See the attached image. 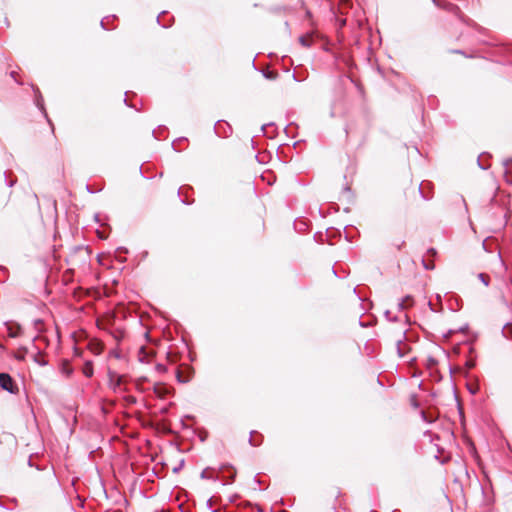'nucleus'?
Returning a JSON list of instances; mask_svg holds the SVG:
<instances>
[{
    "mask_svg": "<svg viewBox=\"0 0 512 512\" xmlns=\"http://www.w3.org/2000/svg\"><path fill=\"white\" fill-rule=\"evenodd\" d=\"M17 212L23 219L32 217H40V204L38 197L35 193H25L18 202Z\"/></svg>",
    "mask_w": 512,
    "mask_h": 512,
    "instance_id": "1",
    "label": "nucleus"
},
{
    "mask_svg": "<svg viewBox=\"0 0 512 512\" xmlns=\"http://www.w3.org/2000/svg\"><path fill=\"white\" fill-rule=\"evenodd\" d=\"M82 372L86 377H88V378L92 377L93 372H94L93 363L91 361H86L82 367Z\"/></svg>",
    "mask_w": 512,
    "mask_h": 512,
    "instance_id": "9",
    "label": "nucleus"
},
{
    "mask_svg": "<svg viewBox=\"0 0 512 512\" xmlns=\"http://www.w3.org/2000/svg\"><path fill=\"white\" fill-rule=\"evenodd\" d=\"M479 278L481 279V281L484 283L485 286H487L489 284V276L486 275V274H480L479 275Z\"/></svg>",
    "mask_w": 512,
    "mask_h": 512,
    "instance_id": "14",
    "label": "nucleus"
},
{
    "mask_svg": "<svg viewBox=\"0 0 512 512\" xmlns=\"http://www.w3.org/2000/svg\"><path fill=\"white\" fill-rule=\"evenodd\" d=\"M128 401H129V402H131V403H135V401H136V400H135V398H134V397L130 396V397L128 398Z\"/></svg>",
    "mask_w": 512,
    "mask_h": 512,
    "instance_id": "21",
    "label": "nucleus"
},
{
    "mask_svg": "<svg viewBox=\"0 0 512 512\" xmlns=\"http://www.w3.org/2000/svg\"><path fill=\"white\" fill-rule=\"evenodd\" d=\"M423 265H424V267H425L427 270H432V269H434V263H433V261L426 262L425 260H423Z\"/></svg>",
    "mask_w": 512,
    "mask_h": 512,
    "instance_id": "16",
    "label": "nucleus"
},
{
    "mask_svg": "<svg viewBox=\"0 0 512 512\" xmlns=\"http://www.w3.org/2000/svg\"><path fill=\"white\" fill-rule=\"evenodd\" d=\"M226 470H227V471H228V473H229L228 477H229L231 480H233V479H234V477L236 476V470H235L234 468H232V467H223V468H222V473H225V471H226Z\"/></svg>",
    "mask_w": 512,
    "mask_h": 512,
    "instance_id": "12",
    "label": "nucleus"
},
{
    "mask_svg": "<svg viewBox=\"0 0 512 512\" xmlns=\"http://www.w3.org/2000/svg\"><path fill=\"white\" fill-rule=\"evenodd\" d=\"M148 355H149V353L146 351V348H145L144 346H142V347L140 348V350H139V359H140L141 361H143V360H144V358H145L146 356H148Z\"/></svg>",
    "mask_w": 512,
    "mask_h": 512,
    "instance_id": "13",
    "label": "nucleus"
},
{
    "mask_svg": "<svg viewBox=\"0 0 512 512\" xmlns=\"http://www.w3.org/2000/svg\"><path fill=\"white\" fill-rule=\"evenodd\" d=\"M0 387L10 393H16L18 391L14 380L7 373H0Z\"/></svg>",
    "mask_w": 512,
    "mask_h": 512,
    "instance_id": "3",
    "label": "nucleus"
},
{
    "mask_svg": "<svg viewBox=\"0 0 512 512\" xmlns=\"http://www.w3.org/2000/svg\"><path fill=\"white\" fill-rule=\"evenodd\" d=\"M89 348L94 354L99 355L103 351V344L96 340L91 341L89 343Z\"/></svg>",
    "mask_w": 512,
    "mask_h": 512,
    "instance_id": "7",
    "label": "nucleus"
},
{
    "mask_svg": "<svg viewBox=\"0 0 512 512\" xmlns=\"http://www.w3.org/2000/svg\"><path fill=\"white\" fill-rule=\"evenodd\" d=\"M109 386L116 390L124 383V376L117 374L115 371L108 370Z\"/></svg>",
    "mask_w": 512,
    "mask_h": 512,
    "instance_id": "4",
    "label": "nucleus"
},
{
    "mask_svg": "<svg viewBox=\"0 0 512 512\" xmlns=\"http://www.w3.org/2000/svg\"><path fill=\"white\" fill-rule=\"evenodd\" d=\"M154 392L159 398L163 399L170 393V389L166 385L158 383L154 386Z\"/></svg>",
    "mask_w": 512,
    "mask_h": 512,
    "instance_id": "5",
    "label": "nucleus"
},
{
    "mask_svg": "<svg viewBox=\"0 0 512 512\" xmlns=\"http://www.w3.org/2000/svg\"><path fill=\"white\" fill-rule=\"evenodd\" d=\"M10 337H18L21 334V327L19 325H10L8 327Z\"/></svg>",
    "mask_w": 512,
    "mask_h": 512,
    "instance_id": "10",
    "label": "nucleus"
},
{
    "mask_svg": "<svg viewBox=\"0 0 512 512\" xmlns=\"http://www.w3.org/2000/svg\"><path fill=\"white\" fill-rule=\"evenodd\" d=\"M61 369H62V372L66 376H70L72 374V372H73V369H72L70 363L67 360L62 362V368Z\"/></svg>",
    "mask_w": 512,
    "mask_h": 512,
    "instance_id": "11",
    "label": "nucleus"
},
{
    "mask_svg": "<svg viewBox=\"0 0 512 512\" xmlns=\"http://www.w3.org/2000/svg\"><path fill=\"white\" fill-rule=\"evenodd\" d=\"M157 370L164 371L165 367L163 365L159 364V365H157Z\"/></svg>",
    "mask_w": 512,
    "mask_h": 512,
    "instance_id": "20",
    "label": "nucleus"
},
{
    "mask_svg": "<svg viewBox=\"0 0 512 512\" xmlns=\"http://www.w3.org/2000/svg\"><path fill=\"white\" fill-rule=\"evenodd\" d=\"M414 305V299L412 296L408 295L406 297H404L400 302H399V306L401 307V309H408L410 307H412Z\"/></svg>",
    "mask_w": 512,
    "mask_h": 512,
    "instance_id": "8",
    "label": "nucleus"
},
{
    "mask_svg": "<svg viewBox=\"0 0 512 512\" xmlns=\"http://www.w3.org/2000/svg\"><path fill=\"white\" fill-rule=\"evenodd\" d=\"M423 417L428 422H433L435 419L432 415L428 416L425 412H423Z\"/></svg>",
    "mask_w": 512,
    "mask_h": 512,
    "instance_id": "17",
    "label": "nucleus"
},
{
    "mask_svg": "<svg viewBox=\"0 0 512 512\" xmlns=\"http://www.w3.org/2000/svg\"><path fill=\"white\" fill-rule=\"evenodd\" d=\"M43 325V322L39 319L34 322L35 329L38 331H42Z\"/></svg>",
    "mask_w": 512,
    "mask_h": 512,
    "instance_id": "15",
    "label": "nucleus"
},
{
    "mask_svg": "<svg viewBox=\"0 0 512 512\" xmlns=\"http://www.w3.org/2000/svg\"><path fill=\"white\" fill-rule=\"evenodd\" d=\"M88 256L89 254L86 249L77 248L69 254L67 262L72 266H77L80 263H85L88 260Z\"/></svg>",
    "mask_w": 512,
    "mask_h": 512,
    "instance_id": "2",
    "label": "nucleus"
},
{
    "mask_svg": "<svg viewBox=\"0 0 512 512\" xmlns=\"http://www.w3.org/2000/svg\"><path fill=\"white\" fill-rule=\"evenodd\" d=\"M315 34L313 32L307 33L299 37V42L304 47H310L314 42Z\"/></svg>",
    "mask_w": 512,
    "mask_h": 512,
    "instance_id": "6",
    "label": "nucleus"
},
{
    "mask_svg": "<svg viewBox=\"0 0 512 512\" xmlns=\"http://www.w3.org/2000/svg\"><path fill=\"white\" fill-rule=\"evenodd\" d=\"M428 253L431 255V256H434L436 254V250L434 248H431L428 250Z\"/></svg>",
    "mask_w": 512,
    "mask_h": 512,
    "instance_id": "19",
    "label": "nucleus"
},
{
    "mask_svg": "<svg viewBox=\"0 0 512 512\" xmlns=\"http://www.w3.org/2000/svg\"><path fill=\"white\" fill-rule=\"evenodd\" d=\"M340 5L342 7L348 8L350 6V1L349 0H340Z\"/></svg>",
    "mask_w": 512,
    "mask_h": 512,
    "instance_id": "18",
    "label": "nucleus"
}]
</instances>
